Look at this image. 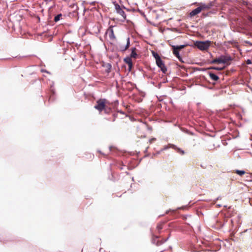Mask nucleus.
Masks as SVG:
<instances>
[{
	"instance_id": "18",
	"label": "nucleus",
	"mask_w": 252,
	"mask_h": 252,
	"mask_svg": "<svg viewBox=\"0 0 252 252\" xmlns=\"http://www.w3.org/2000/svg\"><path fill=\"white\" fill-rule=\"evenodd\" d=\"M220 60L219 57L216 59H215L210 62V63L214 64V63H220Z\"/></svg>"
},
{
	"instance_id": "29",
	"label": "nucleus",
	"mask_w": 252,
	"mask_h": 252,
	"mask_svg": "<svg viewBox=\"0 0 252 252\" xmlns=\"http://www.w3.org/2000/svg\"><path fill=\"white\" fill-rule=\"evenodd\" d=\"M187 207H188V205H185V206H183L181 207L178 208L177 209L178 210H179V209H186Z\"/></svg>"
},
{
	"instance_id": "15",
	"label": "nucleus",
	"mask_w": 252,
	"mask_h": 252,
	"mask_svg": "<svg viewBox=\"0 0 252 252\" xmlns=\"http://www.w3.org/2000/svg\"><path fill=\"white\" fill-rule=\"evenodd\" d=\"M124 61L126 63L128 64H129L130 63H132V60H131V58L129 57V56H127L126 58H124Z\"/></svg>"
},
{
	"instance_id": "13",
	"label": "nucleus",
	"mask_w": 252,
	"mask_h": 252,
	"mask_svg": "<svg viewBox=\"0 0 252 252\" xmlns=\"http://www.w3.org/2000/svg\"><path fill=\"white\" fill-rule=\"evenodd\" d=\"M103 67H105V72L107 73H109L111 70L112 65L110 63H106L105 64H103L102 65Z\"/></svg>"
},
{
	"instance_id": "27",
	"label": "nucleus",
	"mask_w": 252,
	"mask_h": 252,
	"mask_svg": "<svg viewBox=\"0 0 252 252\" xmlns=\"http://www.w3.org/2000/svg\"><path fill=\"white\" fill-rule=\"evenodd\" d=\"M127 49H125V46H121L120 47V51L123 52L126 51Z\"/></svg>"
},
{
	"instance_id": "5",
	"label": "nucleus",
	"mask_w": 252,
	"mask_h": 252,
	"mask_svg": "<svg viewBox=\"0 0 252 252\" xmlns=\"http://www.w3.org/2000/svg\"><path fill=\"white\" fill-rule=\"evenodd\" d=\"M185 45H172V49L173 54L176 57H179L180 55L179 51L185 47Z\"/></svg>"
},
{
	"instance_id": "38",
	"label": "nucleus",
	"mask_w": 252,
	"mask_h": 252,
	"mask_svg": "<svg viewBox=\"0 0 252 252\" xmlns=\"http://www.w3.org/2000/svg\"><path fill=\"white\" fill-rule=\"evenodd\" d=\"M113 3L114 4L115 6V4H118L116 1H113Z\"/></svg>"
},
{
	"instance_id": "17",
	"label": "nucleus",
	"mask_w": 252,
	"mask_h": 252,
	"mask_svg": "<svg viewBox=\"0 0 252 252\" xmlns=\"http://www.w3.org/2000/svg\"><path fill=\"white\" fill-rule=\"evenodd\" d=\"M62 16H63V15H62V13H60V14H57L54 17V21L55 22H58L59 21H60L61 20V19L62 18Z\"/></svg>"
},
{
	"instance_id": "37",
	"label": "nucleus",
	"mask_w": 252,
	"mask_h": 252,
	"mask_svg": "<svg viewBox=\"0 0 252 252\" xmlns=\"http://www.w3.org/2000/svg\"><path fill=\"white\" fill-rule=\"evenodd\" d=\"M119 168L120 169V170H123L124 169L123 166H121L119 167Z\"/></svg>"
},
{
	"instance_id": "25",
	"label": "nucleus",
	"mask_w": 252,
	"mask_h": 252,
	"mask_svg": "<svg viewBox=\"0 0 252 252\" xmlns=\"http://www.w3.org/2000/svg\"><path fill=\"white\" fill-rule=\"evenodd\" d=\"M115 9L116 11V12L120 10L121 9H122V7L120 6V5L119 4H115Z\"/></svg>"
},
{
	"instance_id": "32",
	"label": "nucleus",
	"mask_w": 252,
	"mask_h": 252,
	"mask_svg": "<svg viewBox=\"0 0 252 252\" xmlns=\"http://www.w3.org/2000/svg\"><path fill=\"white\" fill-rule=\"evenodd\" d=\"M162 82L161 81L159 83H158V86H157V87H158V88H159H159L161 87V84H162Z\"/></svg>"
},
{
	"instance_id": "14",
	"label": "nucleus",
	"mask_w": 252,
	"mask_h": 252,
	"mask_svg": "<svg viewBox=\"0 0 252 252\" xmlns=\"http://www.w3.org/2000/svg\"><path fill=\"white\" fill-rule=\"evenodd\" d=\"M117 13L120 15H121L124 20H125L126 18V15L125 12V11L123 10V9H121L120 10L117 12Z\"/></svg>"
},
{
	"instance_id": "42",
	"label": "nucleus",
	"mask_w": 252,
	"mask_h": 252,
	"mask_svg": "<svg viewBox=\"0 0 252 252\" xmlns=\"http://www.w3.org/2000/svg\"><path fill=\"white\" fill-rule=\"evenodd\" d=\"M126 174L127 175H129V172H126Z\"/></svg>"
},
{
	"instance_id": "22",
	"label": "nucleus",
	"mask_w": 252,
	"mask_h": 252,
	"mask_svg": "<svg viewBox=\"0 0 252 252\" xmlns=\"http://www.w3.org/2000/svg\"><path fill=\"white\" fill-rule=\"evenodd\" d=\"M130 46V39L129 37H127L126 39V44L125 46V49H127Z\"/></svg>"
},
{
	"instance_id": "9",
	"label": "nucleus",
	"mask_w": 252,
	"mask_h": 252,
	"mask_svg": "<svg viewBox=\"0 0 252 252\" xmlns=\"http://www.w3.org/2000/svg\"><path fill=\"white\" fill-rule=\"evenodd\" d=\"M208 74L209 75L211 79L214 81H217L219 80V77L215 73L212 71H208Z\"/></svg>"
},
{
	"instance_id": "19",
	"label": "nucleus",
	"mask_w": 252,
	"mask_h": 252,
	"mask_svg": "<svg viewBox=\"0 0 252 252\" xmlns=\"http://www.w3.org/2000/svg\"><path fill=\"white\" fill-rule=\"evenodd\" d=\"M103 110L105 114H109L111 112L112 109L110 107L105 105V108H104Z\"/></svg>"
},
{
	"instance_id": "36",
	"label": "nucleus",
	"mask_w": 252,
	"mask_h": 252,
	"mask_svg": "<svg viewBox=\"0 0 252 252\" xmlns=\"http://www.w3.org/2000/svg\"><path fill=\"white\" fill-rule=\"evenodd\" d=\"M224 222H223V223L220 222V227H223L224 226Z\"/></svg>"
},
{
	"instance_id": "41",
	"label": "nucleus",
	"mask_w": 252,
	"mask_h": 252,
	"mask_svg": "<svg viewBox=\"0 0 252 252\" xmlns=\"http://www.w3.org/2000/svg\"><path fill=\"white\" fill-rule=\"evenodd\" d=\"M251 60H248V63H251Z\"/></svg>"
},
{
	"instance_id": "31",
	"label": "nucleus",
	"mask_w": 252,
	"mask_h": 252,
	"mask_svg": "<svg viewBox=\"0 0 252 252\" xmlns=\"http://www.w3.org/2000/svg\"><path fill=\"white\" fill-rule=\"evenodd\" d=\"M162 83H165L166 82H168V80H167V79L166 78H164L163 79V80H162Z\"/></svg>"
},
{
	"instance_id": "33",
	"label": "nucleus",
	"mask_w": 252,
	"mask_h": 252,
	"mask_svg": "<svg viewBox=\"0 0 252 252\" xmlns=\"http://www.w3.org/2000/svg\"><path fill=\"white\" fill-rule=\"evenodd\" d=\"M121 7L122 9L123 8L126 9L127 11H129V9L126 8L124 5H122Z\"/></svg>"
},
{
	"instance_id": "39",
	"label": "nucleus",
	"mask_w": 252,
	"mask_h": 252,
	"mask_svg": "<svg viewBox=\"0 0 252 252\" xmlns=\"http://www.w3.org/2000/svg\"><path fill=\"white\" fill-rule=\"evenodd\" d=\"M118 112H119V113H121V114H124V112H123V111H118Z\"/></svg>"
},
{
	"instance_id": "21",
	"label": "nucleus",
	"mask_w": 252,
	"mask_h": 252,
	"mask_svg": "<svg viewBox=\"0 0 252 252\" xmlns=\"http://www.w3.org/2000/svg\"><path fill=\"white\" fill-rule=\"evenodd\" d=\"M152 55L155 58L156 61L157 60V59H158L159 58H160V56L159 55V54L157 53V52H154L153 51L152 52Z\"/></svg>"
},
{
	"instance_id": "4",
	"label": "nucleus",
	"mask_w": 252,
	"mask_h": 252,
	"mask_svg": "<svg viewBox=\"0 0 252 252\" xmlns=\"http://www.w3.org/2000/svg\"><path fill=\"white\" fill-rule=\"evenodd\" d=\"M170 235L168 236V237L165 239H163L162 240H158L159 238V236L155 235L154 234L152 235V238L151 240V242L153 244L156 245L157 246H159L163 244H164L165 242H166L169 238Z\"/></svg>"
},
{
	"instance_id": "20",
	"label": "nucleus",
	"mask_w": 252,
	"mask_h": 252,
	"mask_svg": "<svg viewBox=\"0 0 252 252\" xmlns=\"http://www.w3.org/2000/svg\"><path fill=\"white\" fill-rule=\"evenodd\" d=\"M180 129L184 132H185L189 135H193V133L190 132L188 129L184 127H180Z\"/></svg>"
},
{
	"instance_id": "1",
	"label": "nucleus",
	"mask_w": 252,
	"mask_h": 252,
	"mask_svg": "<svg viewBox=\"0 0 252 252\" xmlns=\"http://www.w3.org/2000/svg\"><path fill=\"white\" fill-rule=\"evenodd\" d=\"M210 7L205 3H201L199 6L192 10L189 14L190 17H192L199 14L202 10L209 9Z\"/></svg>"
},
{
	"instance_id": "7",
	"label": "nucleus",
	"mask_w": 252,
	"mask_h": 252,
	"mask_svg": "<svg viewBox=\"0 0 252 252\" xmlns=\"http://www.w3.org/2000/svg\"><path fill=\"white\" fill-rule=\"evenodd\" d=\"M105 34H109V38L111 40H114L116 39V36H115V35L114 34V31H113V27L112 26L110 27L107 29V30L106 31V32H105Z\"/></svg>"
},
{
	"instance_id": "43",
	"label": "nucleus",
	"mask_w": 252,
	"mask_h": 252,
	"mask_svg": "<svg viewBox=\"0 0 252 252\" xmlns=\"http://www.w3.org/2000/svg\"><path fill=\"white\" fill-rule=\"evenodd\" d=\"M217 206H219V207H220L221 206V205L220 204H218Z\"/></svg>"
},
{
	"instance_id": "12",
	"label": "nucleus",
	"mask_w": 252,
	"mask_h": 252,
	"mask_svg": "<svg viewBox=\"0 0 252 252\" xmlns=\"http://www.w3.org/2000/svg\"><path fill=\"white\" fill-rule=\"evenodd\" d=\"M136 48L135 47H132L131 49V53L130 54V57L131 58L136 59L137 57V54L136 52Z\"/></svg>"
},
{
	"instance_id": "16",
	"label": "nucleus",
	"mask_w": 252,
	"mask_h": 252,
	"mask_svg": "<svg viewBox=\"0 0 252 252\" xmlns=\"http://www.w3.org/2000/svg\"><path fill=\"white\" fill-rule=\"evenodd\" d=\"M234 172L236 173L238 175L241 176H243V175H244L246 173V172L245 170H238V169L235 170Z\"/></svg>"
},
{
	"instance_id": "30",
	"label": "nucleus",
	"mask_w": 252,
	"mask_h": 252,
	"mask_svg": "<svg viewBox=\"0 0 252 252\" xmlns=\"http://www.w3.org/2000/svg\"><path fill=\"white\" fill-rule=\"evenodd\" d=\"M156 140V139L155 138H153L149 140V142L150 143H152V142L155 141Z\"/></svg>"
},
{
	"instance_id": "11",
	"label": "nucleus",
	"mask_w": 252,
	"mask_h": 252,
	"mask_svg": "<svg viewBox=\"0 0 252 252\" xmlns=\"http://www.w3.org/2000/svg\"><path fill=\"white\" fill-rule=\"evenodd\" d=\"M55 91L53 89H51L50 90V96L49 98V102H53L55 99Z\"/></svg>"
},
{
	"instance_id": "35",
	"label": "nucleus",
	"mask_w": 252,
	"mask_h": 252,
	"mask_svg": "<svg viewBox=\"0 0 252 252\" xmlns=\"http://www.w3.org/2000/svg\"><path fill=\"white\" fill-rule=\"evenodd\" d=\"M172 211L173 212H175V210H167V211H166V214H168V212H169V211Z\"/></svg>"
},
{
	"instance_id": "2",
	"label": "nucleus",
	"mask_w": 252,
	"mask_h": 252,
	"mask_svg": "<svg viewBox=\"0 0 252 252\" xmlns=\"http://www.w3.org/2000/svg\"><path fill=\"white\" fill-rule=\"evenodd\" d=\"M210 43L211 42L209 40L204 41H196L194 44L198 49L204 51L207 50L209 47Z\"/></svg>"
},
{
	"instance_id": "10",
	"label": "nucleus",
	"mask_w": 252,
	"mask_h": 252,
	"mask_svg": "<svg viewBox=\"0 0 252 252\" xmlns=\"http://www.w3.org/2000/svg\"><path fill=\"white\" fill-rule=\"evenodd\" d=\"M170 147L175 150L179 154L183 155L185 154V152L184 150H182L180 148L177 147L176 145L174 144H169Z\"/></svg>"
},
{
	"instance_id": "26",
	"label": "nucleus",
	"mask_w": 252,
	"mask_h": 252,
	"mask_svg": "<svg viewBox=\"0 0 252 252\" xmlns=\"http://www.w3.org/2000/svg\"><path fill=\"white\" fill-rule=\"evenodd\" d=\"M133 63H130L129 64H128V70L129 71H130L133 67Z\"/></svg>"
},
{
	"instance_id": "6",
	"label": "nucleus",
	"mask_w": 252,
	"mask_h": 252,
	"mask_svg": "<svg viewBox=\"0 0 252 252\" xmlns=\"http://www.w3.org/2000/svg\"><path fill=\"white\" fill-rule=\"evenodd\" d=\"M156 62L157 66L160 69L162 72L164 74H165L167 72V67L165 65V64L163 61L162 60L161 58H160L158 59H157Z\"/></svg>"
},
{
	"instance_id": "28",
	"label": "nucleus",
	"mask_w": 252,
	"mask_h": 252,
	"mask_svg": "<svg viewBox=\"0 0 252 252\" xmlns=\"http://www.w3.org/2000/svg\"><path fill=\"white\" fill-rule=\"evenodd\" d=\"M178 58V59L179 60V61L182 63H184V61H183V58H182V57L180 55L179 57H177Z\"/></svg>"
},
{
	"instance_id": "23",
	"label": "nucleus",
	"mask_w": 252,
	"mask_h": 252,
	"mask_svg": "<svg viewBox=\"0 0 252 252\" xmlns=\"http://www.w3.org/2000/svg\"><path fill=\"white\" fill-rule=\"evenodd\" d=\"M222 68H223L219 67L211 66V67H208L207 69H215L217 70H220L222 69Z\"/></svg>"
},
{
	"instance_id": "8",
	"label": "nucleus",
	"mask_w": 252,
	"mask_h": 252,
	"mask_svg": "<svg viewBox=\"0 0 252 252\" xmlns=\"http://www.w3.org/2000/svg\"><path fill=\"white\" fill-rule=\"evenodd\" d=\"M220 60V63H226L232 60V58L230 56L221 55L219 57Z\"/></svg>"
},
{
	"instance_id": "45",
	"label": "nucleus",
	"mask_w": 252,
	"mask_h": 252,
	"mask_svg": "<svg viewBox=\"0 0 252 252\" xmlns=\"http://www.w3.org/2000/svg\"><path fill=\"white\" fill-rule=\"evenodd\" d=\"M132 181H134V178H133V177H132Z\"/></svg>"
},
{
	"instance_id": "24",
	"label": "nucleus",
	"mask_w": 252,
	"mask_h": 252,
	"mask_svg": "<svg viewBox=\"0 0 252 252\" xmlns=\"http://www.w3.org/2000/svg\"><path fill=\"white\" fill-rule=\"evenodd\" d=\"M157 229L158 230V233H160V230L162 229V224H158L157 226Z\"/></svg>"
},
{
	"instance_id": "40",
	"label": "nucleus",
	"mask_w": 252,
	"mask_h": 252,
	"mask_svg": "<svg viewBox=\"0 0 252 252\" xmlns=\"http://www.w3.org/2000/svg\"><path fill=\"white\" fill-rule=\"evenodd\" d=\"M219 198H220V197H217V198L214 200V202H216V201L217 200H219Z\"/></svg>"
},
{
	"instance_id": "34",
	"label": "nucleus",
	"mask_w": 252,
	"mask_h": 252,
	"mask_svg": "<svg viewBox=\"0 0 252 252\" xmlns=\"http://www.w3.org/2000/svg\"><path fill=\"white\" fill-rule=\"evenodd\" d=\"M169 148L168 146H164V148L163 149V150H166L168 149Z\"/></svg>"
},
{
	"instance_id": "44",
	"label": "nucleus",
	"mask_w": 252,
	"mask_h": 252,
	"mask_svg": "<svg viewBox=\"0 0 252 252\" xmlns=\"http://www.w3.org/2000/svg\"><path fill=\"white\" fill-rule=\"evenodd\" d=\"M164 251H165V250H162V251H160V252H163Z\"/></svg>"
},
{
	"instance_id": "3",
	"label": "nucleus",
	"mask_w": 252,
	"mask_h": 252,
	"mask_svg": "<svg viewBox=\"0 0 252 252\" xmlns=\"http://www.w3.org/2000/svg\"><path fill=\"white\" fill-rule=\"evenodd\" d=\"M106 100L105 98H100L96 101V104L94 108L99 112H102L105 108Z\"/></svg>"
}]
</instances>
